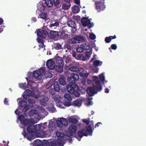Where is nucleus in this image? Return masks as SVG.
Returning <instances> with one entry per match:
<instances>
[{"mask_svg":"<svg viewBox=\"0 0 146 146\" xmlns=\"http://www.w3.org/2000/svg\"><path fill=\"white\" fill-rule=\"evenodd\" d=\"M70 5L69 3H67L62 5V8L65 10H68L70 7Z\"/></svg>","mask_w":146,"mask_h":146,"instance_id":"obj_46","label":"nucleus"},{"mask_svg":"<svg viewBox=\"0 0 146 146\" xmlns=\"http://www.w3.org/2000/svg\"><path fill=\"white\" fill-rule=\"evenodd\" d=\"M102 62L100 60H96L94 61L93 63V66H92V69L94 71V72L97 73L98 72L99 68L98 66L100 65L101 66L102 64Z\"/></svg>","mask_w":146,"mask_h":146,"instance_id":"obj_16","label":"nucleus"},{"mask_svg":"<svg viewBox=\"0 0 146 146\" xmlns=\"http://www.w3.org/2000/svg\"><path fill=\"white\" fill-rule=\"evenodd\" d=\"M46 108L51 113L55 112L56 111L55 108L54 107L53 104H52L51 105L48 106V107Z\"/></svg>","mask_w":146,"mask_h":146,"instance_id":"obj_39","label":"nucleus"},{"mask_svg":"<svg viewBox=\"0 0 146 146\" xmlns=\"http://www.w3.org/2000/svg\"><path fill=\"white\" fill-rule=\"evenodd\" d=\"M60 119L63 125L66 126L68 125V121L65 119L64 118H60Z\"/></svg>","mask_w":146,"mask_h":146,"instance_id":"obj_47","label":"nucleus"},{"mask_svg":"<svg viewBox=\"0 0 146 146\" xmlns=\"http://www.w3.org/2000/svg\"><path fill=\"white\" fill-rule=\"evenodd\" d=\"M92 97L97 94L102 90V87L100 81L98 80V77L97 76H92Z\"/></svg>","mask_w":146,"mask_h":146,"instance_id":"obj_3","label":"nucleus"},{"mask_svg":"<svg viewBox=\"0 0 146 146\" xmlns=\"http://www.w3.org/2000/svg\"><path fill=\"white\" fill-rule=\"evenodd\" d=\"M32 123H30L29 125H25L23 124H21L22 125H23L24 126H25L27 125H29V126H28L27 129V131L29 133H32V135H34V125H31V124Z\"/></svg>","mask_w":146,"mask_h":146,"instance_id":"obj_28","label":"nucleus"},{"mask_svg":"<svg viewBox=\"0 0 146 146\" xmlns=\"http://www.w3.org/2000/svg\"><path fill=\"white\" fill-rule=\"evenodd\" d=\"M54 3L56 6H58L59 4V0H53Z\"/></svg>","mask_w":146,"mask_h":146,"instance_id":"obj_58","label":"nucleus"},{"mask_svg":"<svg viewBox=\"0 0 146 146\" xmlns=\"http://www.w3.org/2000/svg\"><path fill=\"white\" fill-rule=\"evenodd\" d=\"M76 130V126L74 124L71 125L68 128V131L65 132V135L68 137L70 136L75 133Z\"/></svg>","mask_w":146,"mask_h":146,"instance_id":"obj_14","label":"nucleus"},{"mask_svg":"<svg viewBox=\"0 0 146 146\" xmlns=\"http://www.w3.org/2000/svg\"><path fill=\"white\" fill-rule=\"evenodd\" d=\"M91 55V53L90 51L86 52V55L82 57V60L83 61H86L88 60L90 58Z\"/></svg>","mask_w":146,"mask_h":146,"instance_id":"obj_34","label":"nucleus"},{"mask_svg":"<svg viewBox=\"0 0 146 146\" xmlns=\"http://www.w3.org/2000/svg\"><path fill=\"white\" fill-rule=\"evenodd\" d=\"M93 57L92 58V61H93V60H96L97 59V56L96 55L94 54L93 56Z\"/></svg>","mask_w":146,"mask_h":146,"instance_id":"obj_63","label":"nucleus"},{"mask_svg":"<svg viewBox=\"0 0 146 146\" xmlns=\"http://www.w3.org/2000/svg\"><path fill=\"white\" fill-rule=\"evenodd\" d=\"M93 47L95 49L96 51H98L99 48L98 47L96 46V45L94 43H93V44H92V48Z\"/></svg>","mask_w":146,"mask_h":146,"instance_id":"obj_60","label":"nucleus"},{"mask_svg":"<svg viewBox=\"0 0 146 146\" xmlns=\"http://www.w3.org/2000/svg\"><path fill=\"white\" fill-rule=\"evenodd\" d=\"M87 98L84 99V104L87 106L88 107L91 105V87H88L87 90Z\"/></svg>","mask_w":146,"mask_h":146,"instance_id":"obj_9","label":"nucleus"},{"mask_svg":"<svg viewBox=\"0 0 146 146\" xmlns=\"http://www.w3.org/2000/svg\"><path fill=\"white\" fill-rule=\"evenodd\" d=\"M28 82V88H30L32 90L35 91L36 88L35 83L32 81H29L27 78H26Z\"/></svg>","mask_w":146,"mask_h":146,"instance_id":"obj_23","label":"nucleus"},{"mask_svg":"<svg viewBox=\"0 0 146 146\" xmlns=\"http://www.w3.org/2000/svg\"><path fill=\"white\" fill-rule=\"evenodd\" d=\"M3 20L1 18H0V33L3 30V28L4 26H3L2 25V24L3 22Z\"/></svg>","mask_w":146,"mask_h":146,"instance_id":"obj_50","label":"nucleus"},{"mask_svg":"<svg viewBox=\"0 0 146 146\" xmlns=\"http://www.w3.org/2000/svg\"><path fill=\"white\" fill-rule=\"evenodd\" d=\"M73 104L74 106L80 107L82 105V100L80 99L76 100L73 102Z\"/></svg>","mask_w":146,"mask_h":146,"instance_id":"obj_41","label":"nucleus"},{"mask_svg":"<svg viewBox=\"0 0 146 146\" xmlns=\"http://www.w3.org/2000/svg\"><path fill=\"white\" fill-rule=\"evenodd\" d=\"M56 123L57 126L59 127H61L63 126L60 118H58L56 121Z\"/></svg>","mask_w":146,"mask_h":146,"instance_id":"obj_49","label":"nucleus"},{"mask_svg":"<svg viewBox=\"0 0 146 146\" xmlns=\"http://www.w3.org/2000/svg\"><path fill=\"white\" fill-rule=\"evenodd\" d=\"M29 104H27V103L24 100L20 102L19 104V107L15 111V112L17 115L20 114L21 112L25 115H27L26 112L29 109L32 108L34 106L35 102V101L34 98H30L28 100Z\"/></svg>","mask_w":146,"mask_h":146,"instance_id":"obj_2","label":"nucleus"},{"mask_svg":"<svg viewBox=\"0 0 146 146\" xmlns=\"http://www.w3.org/2000/svg\"><path fill=\"white\" fill-rule=\"evenodd\" d=\"M82 121L86 123L87 125L86 127V130L82 129L78 132V135L79 138H77L79 141L80 140L81 138L83 136H87L89 134H90L91 131V127L90 125H88L90 121L88 119H84L82 120Z\"/></svg>","mask_w":146,"mask_h":146,"instance_id":"obj_5","label":"nucleus"},{"mask_svg":"<svg viewBox=\"0 0 146 146\" xmlns=\"http://www.w3.org/2000/svg\"><path fill=\"white\" fill-rule=\"evenodd\" d=\"M22 134L29 141H31V139H33L35 137H35V136H34V135H32V134L31 135L29 134L26 133L24 130H23V132L22 133Z\"/></svg>","mask_w":146,"mask_h":146,"instance_id":"obj_25","label":"nucleus"},{"mask_svg":"<svg viewBox=\"0 0 146 146\" xmlns=\"http://www.w3.org/2000/svg\"><path fill=\"white\" fill-rule=\"evenodd\" d=\"M35 98L40 101V104L41 105L45 106L46 105V103L48 101L49 98L47 96L42 95L40 96H38L36 95Z\"/></svg>","mask_w":146,"mask_h":146,"instance_id":"obj_12","label":"nucleus"},{"mask_svg":"<svg viewBox=\"0 0 146 146\" xmlns=\"http://www.w3.org/2000/svg\"><path fill=\"white\" fill-rule=\"evenodd\" d=\"M51 71L50 70H45L44 73V77L46 78H50L52 76V74Z\"/></svg>","mask_w":146,"mask_h":146,"instance_id":"obj_35","label":"nucleus"},{"mask_svg":"<svg viewBox=\"0 0 146 146\" xmlns=\"http://www.w3.org/2000/svg\"><path fill=\"white\" fill-rule=\"evenodd\" d=\"M30 145H33V146H42V143L40 140L36 139L33 143H30Z\"/></svg>","mask_w":146,"mask_h":146,"instance_id":"obj_33","label":"nucleus"},{"mask_svg":"<svg viewBox=\"0 0 146 146\" xmlns=\"http://www.w3.org/2000/svg\"><path fill=\"white\" fill-rule=\"evenodd\" d=\"M90 20L87 17H83L82 19L81 22L84 27L88 26L90 24Z\"/></svg>","mask_w":146,"mask_h":146,"instance_id":"obj_22","label":"nucleus"},{"mask_svg":"<svg viewBox=\"0 0 146 146\" xmlns=\"http://www.w3.org/2000/svg\"><path fill=\"white\" fill-rule=\"evenodd\" d=\"M68 121L69 122H71L73 124H76L77 122L76 117L74 116H70L68 118Z\"/></svg>","mask_w":146,"mask_h":146,"instance_id":"obj_36","label":"nucleus"},{"mask_svg":"<svg viewBox=\"0 0 146 146\" xmlns=\"http://www.w3.org/2000/svg\"><path fill=\"white\" fill-rule=\"evenodd\" d=\"M116 36L114 35L113 36H110L109 37H106L105 38V41L106 43H109L111 41V39L116 38Z\"/></svg>","mask_w":146,"mask_h":146,"instance_id":"obj_40","label":"nucleus"},{"mask_svg":"<svg viewBox=\"0 0 146 146\" xmlns=\"http://www.w3.org/2000/svg\"><path fill=\"white\" fill-rule=\"evenodd\" d=\"M59 23L58 22H55L54 23L50 24L49 26L48 27L51 29L54 30L58 27Z\"/></svg>","mask_w":146,"mask_h":146,"instance_id":"obj_31","label":"nucleus"},{"mask_svg":"<svg viewBox=\"0 0 146 146\" xmlns=\"http://www.w3.org/2000/svg\"><path fill=\"white\" fill-rule=\"evenodd\" d=\"M63 66L61 65H57L55 66L54 69L56 71L58 72H62L63 70Z\"/></svg>","mask_w":146,"mask_h":146,"instance_id":"obj_38","label":"nucleus"},{"mask_svg":"<svg viewBox=\"0 0 146 146\" xmlns=\"http://www.w3.org/2000/svg\"><path fill=\"white\" fill-rule=\"evenodd\" d=\"M63 59L66 63H68L70 61V58L68 56H64Z\"/></svg>","mask_w":146,"mask_h":146,"instance_id":"obj_53","label":"nucleus"},{"mask_svg":"<svg viewBox=\"0 0 146 146\" xmlns=\"http://www.w3.org/2000/svg\"><path fill=\"white\" fill-rule=\"evenodd\" d=\"M83 40V37L80 36H76L70 40L69 42L71 43H78L80 41H82Z\"/></svg>","mask_w":146,"mask_h":146,"instance_id":"obj_19","label":"nucleus"},{"mask_svg":"<svg viewBox=\"0 0 146 146\" xmlns=\"http://www.w3.org/2000/svg\"><path fill=\"white\" fill-rule=\"evenodd\" d=\"M71 76L74 81L78 80L79 79V76L78 74L72 73L71 74Z\"/></svg>","mask_w":146,"mask_h":146,"instance_id":"obj_45","label":"nucleus"},{"mask_svg":"<svg viewBox=\"0 0 146 146\" xmlns=\"http://www.w3.org/2000/svg\"><path fill=\"white\" fill-rule=\"evenodd\" d=\"M100 124H102V123L101 122H99L97 123L95 126V128H96V127H98L99 126V125Z\"/></svg>","mask_w":146,"mask_h":146,"instance_id":"obj_64","label":"nucleus"},{"mask_svg":"<svg viewBox=\"0 0 146 146\" xmlns=\"http://www.w3.org/2000/svg\"><path fill=\"white\" fill-rule=\"evenodd\" d=\"M79 66L78 64L76 62H74L70 63L69 67L66 66L67 70H69L72 71H77V67Z\"/></svg>","mask_w":146,"mask_h":146,"instance_id":"obj_17","label":"nucleus"},{"mask_svg":"<svg viewBox=\"0 0 146 146\" xmlns=\"http://www.w3.org/2000/svg\"><path fill=\"white\" fill-rule=\"evenodd\" d=\"M50 37L52 38H54L57 36L58 35V33L57 31H52L50 33Z\"/></svg>","mask_w":146,"mask_h":146,"instance_id":"obj_42","label":"nucleus"},{"mask_svg":"<svg viewBox=\"0 0 146 146\" xmlns=\"http://www.w3.org/2000/svg\"><path fill=\"white\" fill-rule=\"evenodd\" d=\"M26 96H31L35 98L36 95H35L34 93L29 89L26 90L24 94L22 95L23 98L24 99H27V98Z\"/></svg>","mask_w":146,"mask_h":146,"instance_id":"obj_18","label":"nucleus"},{"mask_svg":"<svg viewBox=\"0 0 146 146\" xmlns=\"http://www.w3.org/2000/svg\"><path fill=\"white\" fill-rule=\"evenodd\" d=\"M57 137L56 140L49 144V146H63L64 145V141L66 139L65 136L62 133L57 131L56 132Z\"/></svg>","mask_w":146,"mask_h":146,"instance_id":"obj_4","label":"nucleus"},{"mask_svg":"<svg viewBox=\"0 0 146 146\" xmlns=\"http://www.w3.org/2000/svg\"><path fill=\"white\" fill-rule=\"evenodd\" d=\"M40 132L36 133L35 134V137H43L46 136L48 133L45 132L44 131H43V130H40Z\"/></svg>","mask_w":146,"mask_h":146,"instance_id":"obj_26","label":"nucleus"},{"mask_svg":"<svg viewBox=\"0 0 146 146\" xmlns=\"http://www.w3.org/2000/svg\"><path fill=\"white\" fill-rule=\"evenodd\" d=\"M72 11L73 13H78L80 11L79 8L77 6L74 5L72 8Z\"/></svg>","mask_w":146,"mask_h":146,"instance_id":"obj_43","label":"nucleus"},{"mask_svg":"<svg viewBox=\"0 0 146 146\" xmlns=\"http://www.w3.org/2000/svg\"><path fill=\"white\" fill-rule=\"evenodd\" d=\"M54 125V122L52 120H51L49 123V127H53Z\"/></svg>","mask_w":146,"mask_h":146,"instance_id":"obj_57","label":"nucleus"},{"mask_svg":"<svg viewBox=\"0 0 146 146\" xmlns=\"http://www.w3.org/2000/svg\"><path fill=\"white\" fill-rule=\"evenodd\" d=\"M65 17L67 20V23L68 26L74 28L75 27V23L72 21L70 18H68L67 17Z\"/></svg>","mask_w":146,"mask_h":146,"instance_id":"obj_29","label":"nucleus"},{"mask_svg":"<svg viewBox=\"0 0 146 146\" xmlns=\"http://www.w3.org/2000/svg\"><path fill=\"white\" fill-rule=\"evenodd\" d=\"M99 78L101 81H105L106 82H107V81H105V77L103 73H102L99 75Z\"/></svg>","mask_w":146,"mask_h":146,"instance_id":"obj_52","label":"nucleus"},{"mask_svg":"<svg viewBox=\"0 0 146 146\" xmlns=\"http://www.w3.org/2000/svg\"><path fill=\"white\" fill-rule=\"evenodd\" d=\"M64 31L63 30H61L60 31V33H61L60 36L61 37H62V38H64V36L65 37L66 36H67V34H66L64 33Z\"/></svg>","mask_w":146,"mask_h":146,"instance_id":"obj_56","label":"nucleus"},{"mask_svg":"<svg viewBox=\"0 0 146 146\" xmlns=\"http://www.w3.org/2000/svg\"><path fill=\"white\" fill-rule=\"evenodd\" d=\"M84 70L82 68L79 67L77 68V71H75L79 73V75L81 77H87L89 75V73H82Z\"/></svg>","mask_w":146,"mask_h":146,"instance_id":"obj_24","label":"nucleus"},{"mask_svg":"<svg viewBox=\"0 0 146 146\" xmlns=\"http://www.w3.org/2000/svg\"><path fill=\"white\" fill-rule=\"evenodd\" d=\"M59 82L60 84L63 86H64L66 84L65 81L62 78H60L59 79Z\"/></svg>","mask_w":146,"mask_h":146,"instance_id":"obj_51","label":"nucleus"},{"mask_svg":"<svg viewBox=\"0 0 146 146\" xmlns=\"http://www.w3.org/2000/svg\"><path fill=\"white\" fill-rule=\"evenodd\" d=\"M87 77H82V79L81 82L83 85H85L86 84V78Z\"/></svg>","mask_w":146,"mask_h":146,"instance_id":"obj_59","label":"nucleus"},{"mask_svg":"<svg viewBox=\"0 0 146 146\" xmlns=\"http://www.w3.org/2000/svg\"><path fill=\"white\" fill-rule=\"evenodd\" d=\"M45 71V68H40L38 70L33 72V76L36 79L40 80L43 76Z\"/></svg>","mask_w":146,"mask_h":146,"instance_id":"obj_8","label":"nucleus"},{"mask_svg":"<svg viewBox=\"0 0 146 146\" xmlns=\"http://www.w3.org/2000/svg\"><path fill=\"white\" fill-rule=\"evenodd\" d=\"M46 65L47 67L50 69H54L55 66L54 63L52 59H50L47 60L46 63Z\"/></svg>","mask_w":146,"mask_h":146,"instance_id":"obj_21","label":"nucleus"},{"mask_svg":"<svg viewBox=\"0 0 146 146\" xmlns=\"http://www.w3.org/2000/svg\"><path fill=\"white\" fill-rule=\"evenodd\" d=\"M39 17L45 21H46L48 19L47 14L45 13H42L40 14Z\"/></svg>","mask_w":146,"mask_h":146,"instance_id":"obj_37","label":"nucleus"},{"mask_svg":"<svg viewBox=\"0 0 146 146\" xmlns=\"http://www.w3.org/2000/svg\"><path fill=\"white\" fill-rule=\"evenodd\" d=\"M48 33L43 29H39L37 32V35L38 36H39L43 38H45L46 36L48 35Z\"/></svg>","mask_w":146,"mask_h":146,"instance_id":"obj_20","label":"nucleus"},{"mask_svg":"<svg viewBox=\"0 0 146 146\" xmlns=\"http://www.w3.org/2000/svg\"><path fill=\"white\" fill-rule=\"evenodd\" d=\"M111 48L113 50H115L117 48V46L115 44H113L111 45Z\"/></svg>","mask_w":146,"mask_h":146,"instance_id":"obj_61","label":"nucleus"},{"mask_svg":"<svg viewBox=\"0 0 146 146\" xmlns=\"http://www.w3.org/2000/svg\"><path fill=\"white\" fill-rule=\"evenodd\" d=\"M54 48L56 50H60L62 48L61 45L58 43L54 44Z\"/></svg>","mask_w":146,"mask_h":146,"instance_id":"obj_54","label":"nucleus"},{"mask_svg":"<svg viewBox=\"0 0 146 146\" xmlns=\"http://www.w3.org/2000/svg\"><path fill=\"white\" fill-rule=\"evenodd\" d=\"M46 126V123H41L40 124L36 125H34V135L35 136V134L36 133L40 132V130H43L44 129Z\"/></svg>","mask_w":146,"mask_h":146,"instance_id":"obj_13","label":"nucleus"},{"mask_svg":"<svg viewBox=\"0 0 146 146\" xmlns=\"http://www.w3.org/2000/svg\"><path fill=\"white\" fill-rule=\"evenodd\" d=\"M68 92L71 94H74L76 97H78L80 95L79 89L77 85L74 83L67 87Z\"/></svg>","mask_w":146,"mask_h":146,"instance_id":"obj_7","label":"nucleus"},{"mask_svg":"<svg viewBox=\"0 0 146 146\" xmlns=\"http://www.w3.org/2000/svg\"><path fill=\"white\" fill-rule=\"evenodd\" d=\"M64 98L67 100L71 101L72 100V98L71 96L68 94H66L64 96Z\"/></svg>","mask_w":146,"mask_h":146,"instance_id":"obj_48","label":"nucleus"},{"mask_svg":"<svg viewBox=\"0 0 146 146\" xmlns=\"http://www.w3.org/2000/svg\"><path fill=\"white\" fill-rule=\"evenodd\" d=\"M96 38V35L93 33H92V39L94 40Z\"/></svg>","mask_w":146,"mask_h":146,"instance_id":"obj_62","label":"nucleus"},{"mask_svg":"<svg viewBox=\"0 0 146 146\" xmlns=\"http://www.w3.org/2000/svg\"><path fill=\"white\" fill-rule=\"evenodd\" d=\"M19 86L20 88L23 89H25L26 88V84L25 83L19 84Z\"/></svg>","mask_w":146,"mask_h":146,"instance_id":"obj_55","label":"nucleus"},{"mask_svg":"<svg viewBox=\"0 0 146 146\" xmlns=\"http://www.w3.org/2000/svg\"><path fill=\"white\" fill-rule=\"evenodd\" d=\"M50 83V82H49L46 85V88H49V92L51 94V95L52 96V97H53V94H52V93H53V94H54L55 95H56L55 94L54 92V91L55 90L57 92H59L60 90V88L59 86V85L58 84V82H56L54 83V84L53 87L54 88V89H51L52 87V85H50V87H48V85H49V84Z\"/></svg>","mask_w":146,"mask_h":146,"instance_id":"obj_11","label":"nucleus"},{"mask_svg":"<svg viewBox=\"0 0 146 146\" xmlns=\"http://www.w3.org/2000/svg\"><path fill=\"white\" fill-rule=\"evenodd\" d=\"M43 1L48 7H50L53 5V2L50 0H44Z\"/></svg>","mask_w":146,"mask_h":146,"instance_id":"obj_44","label":"nucleus"},{"mask_svg":"<svg viewBox=\"0 0 146 146\" xmlns=\"http://www.w3.org/2000/svg\"><path fill=\"white\" fill-rule=\"evenodd\" d=\"M37 40L39 44V48H38V50H41L42 51L44 50V44L42 39L38 37L37 38Z\"/></svg>","mask_w":146,"mask_h":146,"instance_id":"obj_27","label":"nucleus"},{"mask_svg":"<svg viewBox=\"0 0 146 146\" xmlns=\"http://www.w3.org/2000/svg\"><path fill=\"white\" fill-rule=\"evenodd\" d=\"M45 112L44 110L40 106H36L35 109H31L28 112L29 116H34L35 118H31L30 119H25L24 117L22 115L19 116L18 119L21 122V123L25 125L30 124V123H35L41 118H43L44 116L43 113Z\"/></svg>","mask_w":146,"mask_h":146,"instance_id":"obj_1","label":"nucleus"},{"mask_svg":"<svg viewBox=\"0 0 146 146\" xmlns=\"http://www.w3.org/2000/svg\"><path fill=\"white\" fill-rule=\"evenodd\" d=\"M53 94V97L52 98L56 102V105L57 107L60 108H64L63 105L65 106L68 107L71 105L70 103L69 102H65L63 103L62 102L63 99L58 95H55Z\"/></svg>","mask_w":146,"mask_h":146,"instance_id":"obj_6","label":"nucleus"},{"mask_svg":"<svg viewBox=\"0 0 146 146\" xmlns=\"http://www.w3.org/2000/svg\"><path fill=\"white\" fill-rule=\"evenodd\" d=\"M37 7L38 10L41 12L44 10L45 7L43 5L42 2H40L38 4Z\"/></svg>","mask_w":146,"mask_h":146,"instance_id":"obj_30","label":"nucleus"},{"mask_svg":"<svg viewBox=\"0 0 146 146\" xmlns=\"http://www.w3.org/2000/svg\"><path fill=\"white\" fill-rule=\"evenodd\" d=\"M91 45L89 44L88 43L87 44L84 43L78 47L76 49L78 52H83L84 50H89L91 49Z\"/></svg>","mask_w":146,"mask_h":146,"instance_id":"obj_15","label":"nucleus"},{"mask_svg":"<svg viewBox=\"0 0 146 146\" xmlns=\"http://www.w3.org/2000/svg\"><path fill=\"white\" fill-rule=\"evenodd\" d=\"M55 61L56 63L58 64L59 65H61L63 66L64 62H63L62 59L60 57H56L55 59Z\"/></svg>","mask_w":146,"mask_h":146,"instance_id":"obj_32","label":"nucleus"},{"mask_svg":"<svg viewBox=\"0 0 146 146\" xmlns=\"http://www.w3.org/2000/svg\"><path fill=\"white\" fill-rule=\"evenodd\" d=\"M105 0H102L95 2L96 8L97 11L100 12L103 11L105 9L106 7L104 5Z\"/></svg>","mask_w":146,"mask_h":146,"instance_id":"obj_10","label":"nucleus"}]
</instances>
